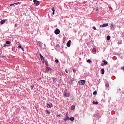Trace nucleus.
Here are the masks:
<instances>
[{
    "mask_svg": "<svg viewBox=\"0 0 124 124\" xmlns=\"http://www.w3.org/2000/svg\"><path fill=\"white\" fill-rule=\"evenodd\" d=\"M63 95L65 97H69L70 94L68 92H67V90H65L64 92Z\"/></svg>",
    "mask_w": 124,
    "mask_h": 124,
    "instance_id": "nucleus-1",
    "label": "nucleus"
},
{
    "mask_svg": "<svg viewBox=\"0 0 124 124\" xmlns=\"http://www.w3.org/2000/svg\"><path fill=\"white\" fill-rule=\"evenodd\" d=\"M79 85H80V86H83V85H85L86 84V81L85 80H80L78 82Z\"/></svg>",
    "mask_w": 124,
    "mask_h": 124,
    "instance_id": "nucleus-2",
    "label": "nucleus"
},
{
    "mask_svg": "<svg viewBox=\"0 0 124 124\" xmlns=\"http://www.w3.org/2000/svg\"><path fill=\"white\" fill-rule=\"evenodd\" d=\"M46 72H49V71L52 72V71H53V69L50 67H46Z\"/></svg>",
    "mask_w": 124,
    "mask_h": 124,
    "instance_id": "nucleus-3",
    "label": "nucleus"
},
{
    "mask_svg": "<svg viewBox=\"0 0 124 124\" xmlns=\"http://www.w3.org/2000/svg\"><path fill=\"white\" fill-rule=\"evenodd\" d=\"M33 2L36 6H38V5H39V1H38L36 0H34Z\"/></svg>",
    "mask_w": 124,
    "mask_h": 124,
    "instance_id": "nucleus-4",
    "label": "nucleus"
},
{
    "mask_svg": "<svg viewBox=\"0 0 124 124\" xmlns=\"http://www.w3.org/2000/svg\"><path fill=\"white\" fill-rule=\"evenodd\" d=\"M54 33L56 34V35H58V34H60V30L56 29V30H55Z\"/></svg>",
    "mask_w": 124,
    "mask_h": 124,
    "instance_id": "nucleus-5",
    "label": "nucleus"
},
{
    "mask_svg": "<svg viewBox=\"0 0 124 124\" xmlns=\"http://www.w3.org/2000/svg\"><path fill=\"white\" fill-rule=\"evenodd\" d=\"M52 107H53V104H52V103H49L47 104V107L48 108H51Z\"/></svg>",
    "mask_w": 124,
    "mask_h": 124,
    "instance_id": "nucleus-6",
    "label": "nucleus"
},
{
    "mask_svg": "<svg viewBox=\"0 0 124 124\" xmlns=\"http://www.w3.org/2000/svg\"><path fill=\"white\" fill-rule=\"evenodd\" d=\"M70 43H71V40H69L67 43V47H70Z\"/></svg>",
    "mask_w": 124,
    "mask_h": 124,
    "instance_id": "nucleus-7",
    "label": "nucleus"
},
{
    "mask_svg": "<svg viewBox=\"0 0 124 124\" xmlns=\"http://www.w3.org/2000/svg\"><path fill=\"white\" fill-rule=\"evenodd\" d=\"M18 4H21V2H17V3H15L14 4H12L10 5V6H12V5H18Z\"/></svg>",
    "mask_w": 124,
    "mask_h": 124,
    "instance_id": "nucleus-8",
    "label": "nucleus"
},
{
    "mask_svg": "<svg viewBox=\"0 0 124 124\" xmlns=\"http://www.w3.org/2000/svg\"><path fill=\"white\" fill-rule=\"evenodd\" d=\"M5 22H6V20H1V22H0V24L1 25H3V24H4L5 23Z\"/></svg>",
    "mask_w": 124,
    "mask_h": 124,
    "instance_id": "nucleus-9",
    "label": "nucleus"
},
{
    "mask_svg": "<svg viewBox=\"0 0 124 124\" xmlns=\"http://www.w3.org/2000/svg\"><path fill=\"white\" fill-rule=\"evenodd\" d=\"M40 58L42 62H43V63H44V62H45V60H44V57H43V56H41Z\"/></svg>",
    "mask_w": 124,
    "mask_h": 124,
    "instance_id": "nucleus-10",
    "label": "nucleus"
},
{
    "mask_svg": "<svg viewBox=\"0 0 124 124\" xmlns=\"http://www.w3.org/2000/svg\"><path fill=\"white\" fill-rule=\"evenodd\" d=\"M107 26H109V24L108 23L104 24L102 25V27L104 28V27H107Z\"/></svg>",
    "mask_w": 124,
    "mask_h": 124,
    "instance_id": "nucleus-11",
    "label": "nucleus"
},
{
    "mask_svg": "<svg viewBox=\"0 0 124 124\" xmlns=\"http://www.w3.org/2000/svg\"><path fill=\"white\" fill-rule=\"evenodd\" d=\"M74 109H75V106H74V105H72L71 108V110L72 111H73V110H74Z\"/></svg>",
    "mask_w": 124,
    "mask_h": 124,
    "instance_id": "nucleus-12",
    "label": "nucleus"
},
{
    "mask_svg": "<svg viewBox=\"0 0 124 124\" xmlns=\"http://www.w3.org/2000/svg\"><path fill=\"white\" fill-rule=\"evenodd\" d=\"M69 120V117L67 116L65 118H64V121H68Z\"/></svg>",
    "mask_w": 124,
    "mask_h": 124,
    "instance_id": "nucleus-13",
    "label": "nucleus"
},
{
    "mask_svg": "<svg viewBox=\"0 0 124 124\" xmlns=\"http://www.w3.org/2000/svg\"><path fill=\"white\" fill-rule=\"evenodd\" d=\"M110 39H111V37H110V36L108 35L107 37V40H108V41H109V40H110Z\"/></svg>",
    "mask_w": 124,
    "mask_h": 124,
    "instance_id": "nucleus-14",
    "label": "nucleus"
},
{
    "mask_svg": "<svg viewBox=\"0 0 124 124\" xmlns=\"http://www.w3.org/2000/svg\"><path fill=\"white\" fill-rule=\"evenodd\" d=\"M45 113H46V114H51V112H50V111H49L48 110H46L45 111Z\"/></svg>",
    "mask_w": 124,
    "mask_h": 124,
    "instance_id": "nucleus-15",
    "label": "nucleus"
},
{
    "mask_svg": "<svg viewBox=\"0 0 124 124\" xmlns=\"http://www.w3.org/2000/svg\"><path fill=\"white\" fill-rule=\"evenodd\" d=\"M92 52H93V53H95V52H96V48H93L92 49Z\"/></svg>",
    "mask_w": 124,
    "mask_h": 124,
    "instance_id": "nucleus-16",
    "label": "nucleus"
},
{
    "mask_svg": "<svg viewBox=\"0 0 124 124\" xmlns=\"http://www.w3.org/2000/svg\"><path fill=\"white\" fill-rule=\"evenodd\" d=\"M18 48H19V49H21V50H22V51H24V48L22 47V46H18Z\"/></svg>",
    "mask_w": 124,
    "mask_h": 124,
    "instance_id": "nucleus-17",
    "label": "nucleus"
},
{
    "mask_svg": "<svg viewBox=\"0 0 124 124\" xmlns=\"http://www.w3.org/2000/svg\"><path fill=\"white\" fill-rule=\"evenodd\" d=\"M52 11H53L52 14L54 15V14H55V8L53 7L52 8Z\"/></svg>",
    "mask_w": 124,
    "mask_h": 124,
    "instance_id": "nucleus-18",
    "label": "nucleus"
},
{
    "mask_svg": "<svg viewBox=\"0 0 124 124\" xmlns=\"http://www.w3.org/2000/svg\"><path fill=\"white\" fill-rule=\"evenodd\" d=\"M93 104L97 105V104H98V102L97 101L95 102V101H93Z\"/></svg>",
    "mask_w": 124,
    "mask_h": 124,
    "instance_id": "nucleus-19",
    "label": "nucleus"
},
{
    "mask_svg": "<svg viewBox=\"0 0 124 124\" xmlns=\"http://www.w3.org/2000/svg\"><path fill=\"white\" fill-rule=\"evenodd\" d=\"M103 62H104V64L105 65H106V64H107V62H106V61H105V60H103Z\"/></svg>",
    "mask_w": 124,
    "mask_h": 124,
    "instance_id": "nucleus-20",
    "label": "nucleus"
},
{
    "mask_svg": "<svg viewBox=\"0 0 124 124\" xmlns=\"http://www.w3.org/2000/svg\"><path fill=\"white\" fill-rule=\"evenodd\" d=\"M101 74H104V69H101Z\"/></svg>",
    "mask_w": 124,
    "mask_h": 124,
    "instance_id": "nucleus-21",
    "label": "nucleus"
},
{
    "mask_svg": "<svg viewBox=\"0 0 124 124\" xmlns=\"http://www.w3.org/2000/svg\"><path fill=\"white\" fill-rule=\"evenodd\" d=\"M69 120H70V121H74V117H72L71 118H69Z\"/></svg>",
    "mask_w": 124,
    "mask_h": 124,
    "instance_id": "nucleus-22",
    "label": "nucleus"
},
{
    "mask_svg": "<svg viewBox=\"0 0 124 124\" xmlns=\"http://www.w3.org/2000/svg\"><path fill=\"white\" fill-rule=\"evenodd\" d=\"M87 62H88L89 63H91V60H90V59H88L87 61Z\"/></svg>",
    "mask_w": 124,
    "mask_h": 124,
    "instance_id": "nucleus-23",
    "label": "nucleus"
},
{
    "mask_svg": "<svg viewBox=\"0 0 124 124\" xmlns=\"http://www.w3.org/2000/svg\"><path fill=\"white\" fill-rule=\"evenodd\" d=\"M6 44L9 45L10 44V42L9 41H7L6 42Z\"/></svg>",
    "mask_w": 124,
    "mask_h": 124,
    "instance_id": "nucleus-24",
    "label": "nucleus"
},
{
    "mask_svg": "<svg viewBox=\"0 0 124 124\" xmlns=\"http://www.w3.org/2000/svg\"><path fill=\"white\" fill-rule=\"evenodd\" d=\"M70 80L72 82H73L74 81V78H70Z\"/></svg>",
    "mask_w": 124,
    "mask_h": 124,
    "instance_id": "nucleus-25",
    "label": "nucleus"
},
{
    "mask_svg": "<svg viewBox=\"0 0 124 124\" xmlns=\"http://www.w3.org/2000/svg\"><path fill=\"white\" fill-rule=\"evenodd\" d=\"M12 50L13 52H14V51H15V47L14 46L13 47H12Z\"/></svg>",
    "mask_w": 124,
    "mask_h": 124,
    "instance_id": "nucleus-26",
    "label": "nucleus"
},
{
    "mask_svg": "<svg viewBox=\"0 0 124 124\" xmlns=\"http://www.w3.org/2000/svg\"><path fill=\"white\" fill-rule=\"evenodd\" d=\"M56 63H59V60L58 59L55 60Z\"/></svg>",
    "mask_w": 124,
    "mask_h": 124,
    "instance_id": "nucleus-27",
    "label": "nucleus"
},
{
    "mask_svg": "<svg viewBox=\"0 0 124 124\" xmlns=\"http://www.w3.org/2000/svg\"><path fill=\"white\" fill-rule=\"evenodd\" d=\"M31 90H33V88H34V85H31Z\"/></svg>",
    "mask_w": 124,
    "mask_h": 124,
    "instance_id": "nucleus-28",
    "label": "nucleus"
},
{
    "mask_svg": "<svg viewBox=\"0 0 124 124\" xmlns=\"http://www.w3.org/2000/svg\"><path fill=\"white\" fill-rule=\"evenodd\" d=\"M106 87H107V88H109V83H107L106 85Z\"/></svg>",
    "mask_w": 124,
    "mask_h": 124,
    "instance_id": "nucleus-29",
    "label": "nucleus"
},
{
    "mask_svg": "<svg viewBox=\"0 0 124 124\" xmlns=\"http://www.w3.org/2000/svg\"><path fill=\"white\" fill-rule=\"evenodd\" d=\"M97 93V92H96V91H94V92H93V95H95V94H96Z\"/></svg>",
    "mask_w": 124,
    "mask_h": 124,
    "instance_id": "nucleus-30",
    "label": "nucleus"
},
{
    "mask_svg": "<svg viewBox=\"0 0 124 124\" xmlns=\"http://www.w3.org/2000/svg\"><path fill=\"white\" fill-rule=\"evenodd\" d=\"M0 58H4V56H3L2 54H0Z\"/></svg>",
    "mask_w": 124,
    "mask_h": 124,
    "instance_id": "nucleus-31",
    "label": "nucleus"
},
{
    "mask_svg": "<svg viewBox=\"0 0 124 124\" xmlns=\"http://www.w3.org/2000/svg\"><path fill=\"white\" fill-rule=\"evenodd\" d=\"M52 79H53L54 82H56V78H53Z\"/></svg>",
    "mask_w": 124,
    "mask_h": 124,
    "instance_id": "nucleus-32",
    "label": "nucleus"
},
{
    "mask_svg": "<svg viewBox=\"0 0 124 124\" xmlns=\"http://www.w3.org/2000/svg\"><path fill=\"white\" fill-rule=\"evenodd\" d=\"M15 27H16V28H17L18 27V25L17 24H15Z\"/></svg>",
    "mask_w": 124,
    "mask_h": 124,
    "instance_id": "nucleus-33",
    "label": "nucleus"
},
{
    "mask_svg": "<svg viewBox=\"0 0 124 124\" xmlns=\"http://www.w3.org/2000/svg\"><path fill=\"white\" fill-rule=\"evenodd\" d=\"M73 71L74 72V73H75L76 72V70H75V69H73Z\"/></svg>",
    "mask_w": 124,
    "mask_h": 124,
    "instance_id": "nucleus-34",
    "label": "nucleus"
},
{
    "mask_svg": "<svg viewBox=\"0 0 124 124\" xmlns=\"http://www.w3.org/2000/svg\"><path fill=\"white\" fill-rule=\"evenodd\" d=\"M65 72L66 73H68V71L67 70V69H65Z\"/></svg>",
    "mask_w": 124,
    "mask_h": 124,
    "instance_id": "nucleus-35",
    "label": "nucleus"
},
{
    "mask_svg": "<svg viewBox=\"0 0 124 124\" xmlns=\"http://www.w3.org/2000/svg\"><path fill=\"white\" fill-rule=\"evenodd\" d=\"M6 46H7V45H6V44H5L3 46V47H6Z\"/></svg>",
    "mask_w": 124,
    "mask_h": 124,
    "instance_id": "nucleus-36",
    "label": "nucleus"
},
{
    "mask_svg": "<svg viewBox=\"0 0 124 124\" xmlns=\"http://www.w3.org/2000/svg\"><path fill=\"white\" fill-rule=\"evenodd\" d=\"M121 69H122V70H124V66L122 67Z\"/></svg>",
    "mask_w": 124,
    "mask_h": 124,
    "instance_id": "nucleus-37",
    "label": "nucleus"
},
{
    "mask_svg": "<svg viewBox=\"0 0 124 124\" xmlns=\"http://www.w3.org/2000/svg\"><path fill=\"white\" fill-rule=\"evenodd\" d=\"M111 27H115V26H114V24L113 23L111 24Z\"/></svg>",
    "mask_w": 124,
    "mask_h": 124,
    "instance_id": "nucleus-38",
    "label": "nucleus"
},
{
    "mask_svg": "<svg viewBox=\"0 0 124 124\" xmlns=\"http://www.w3.org/2000/svg\"><path fill=\"white\" fill-rule=\"evenodd\" d=\"M35 108H36V109L37 112H38V109H37V107H35Z\"/></svg>",
    "mask_w": 124,
    "mask_h": 124,
    "instance_id": "nucleus-39",
    "label": "nucleus"
},
{
    "mask_svg": "<svg viewBox=\"0 0 124 124\" xmlns=\"http://www.w3.org/2000/svg\"><path fill=\"white\" fill-rule=\"evenodd\" d=\"M68 113H67V114H66V117H68Z\"/></svg>",
    "mask_w": 124,
    "mask_h": 124,
    "instance_id": "nucleus-40",
    "label": "nucleus"
},
{
    "mask_svg": "<svg viewBox=\"0 0 124 124\" xmlns=\"http://www.w3.org/2000/svg\"><path fill=\"white\" fill-rule=\"evenodd\" d=\"M93 29H94V30H96V28H95V26L93 27Z\"/></svg>",
    "mask_w": 124,
    "mask_h": 124,
    "instance_id": "nucleus-41",
    "label": "nucleus"
},
{
    "mask_svg": "<svg viewBox=\"0 0 124 124\" xmlns=\"http://www.w3.org/2000/svg\"><path fill=\"white\" fill-rule=\"evenodd\" d=\"M101 65H102V66H103V65H104V63H102Z\"/></svg>",
    "mask_w": 124,
    "mask_h": 124,
    "instance_id": "nucleus-42",
    "label": "nucleus"
},
{
    "mask_svg": "<svg viewBox=\"0 0 124 124\" xmlns=\"http://www.w3.org/2000/svg\"><path fill=\"white\" fill-rule=\"evenodd\" d=\"M40 56V58L41 57V56H42V55H41V54H39Z\"/></svg>",
    "mask_w": 124,
    "mask_h": 124,
    "instance_id": "nucleus-43",
    "label": "nucleus"
},
{
    "mask_svg": "<svg viewBox=\"0 0 124 124\" xmlns=\"http://www.w3.org/2000/svg\"><path fill=\"white\" fill-rule=\"evenodd\" d=\"M57 117H60V115H57Z\"/></svg>",
    "mask_w": 124,
    "mask_h": 124,
    "instance_id": "nucleus-44",
    "label": "nucleus"
},
{
    "mask_svg": "<svg viewBox=\"0 0 124 124\" xmlns=\"http://www.w3.org/2000/svg\"><path fill=\"white\" fill-rule=\"evenodd\" d=\"M98 10V9H96V11H97Z\"/></svg>",
    "mask_w": 124,
    "mask_h": 124,
    "instance_id": "nucleus-45",
    "label": "nucleus"
},
{
    "mask_svg": "<svg viewBox=\"0 0 124 124\" xmlns=\"http://www.w3.org/2000/svg\"><path fill=\"white\" fill-rule=\"evenodd\" d=\"M45 63H46H46H47V62H46Z\"/></svg>",
    "mask_w": 124,
    "mask_h": 124,
    "instance_id": "nucleus-46",
    "label": "nucleus"
}]
</instances>
